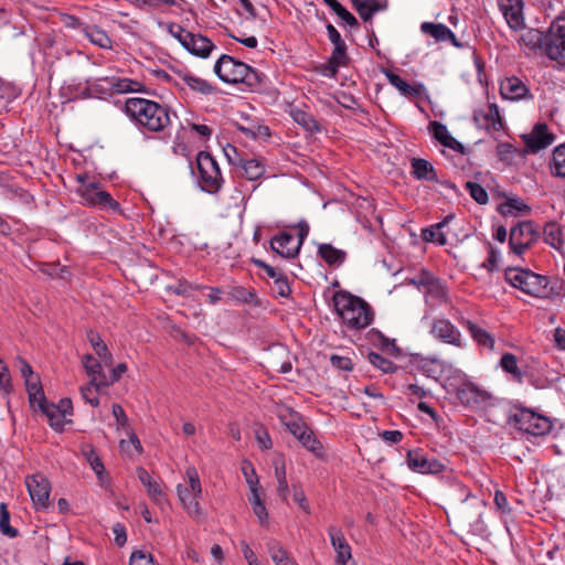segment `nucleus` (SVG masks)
<instances>
[{"label":"nucleus","mask_w":565,"mask_h":565,"mask_svg":"<svg viewBox=\"0 0 565 565\" xmlns=\"http://www.w3.org/2000/svg\"><path fill=\"white\" fill-rule=\"evenodd\" d=\"M125 113L143 132H164L172 124L168 106L146 98H128Z\"/></svg>","instance_id":"f257e3e1"},{"label":"nucleus","mask_w":565,"mask_h":565,"mask_svg":"<svg viewBox=\"0 0 565 565\" xmlns=\"http://www.w3.org/2000/svg\"><path fill=\"white\" fill-rule=\"evenodd\" d=\"M332 300L338 316L347 328L365 329L373 321V311L363 299L340 290L334 292Z\"/></svg>","instance_id":"f03ea898"},{"label":"nucleus","mask_w":565,"mask_h":565,"mask_svg":"<svg viewBox=\"0 0 565 565\" xmlns=\"http://www.w3.org/2000/svg\"><path fill=\"white\" fill-rule=\"evenodd\" d=\"M214 73L224 83L245 84L254 87L259 83L258 73L244 62L223 54L214 64Z\"/></svg>","instance_id":"7ed1b4c3"},{"label":"nucleus","mask_w":565,"mask_h":565,"mask_svg":"<svg viewBox=\"0 0 565 565\" xmlns=\"http://www.w3.org/2000/svg\"><path fill=\"white\" fill-rule=\"evenodd\" d=\"M184 482L177 486V494L184 511L192 518L203 515L200 499L202 498V484L198 470L193 466L185 469Z\"/></svg>","instance_id":"20e7f679"},{"label":"nucleus","mask_w":565,"mask_h":565,"mask_svg":"<svg viewBox=\"0 0 565 565\" xmlns=\"http://www.w3.org/2000/svg\"><path fill=\"white\" fill-rule=\"evenodd\" d=\"M505 279L514 288L533 297H544L548 285L547 277L539 275L530 269L508 268Z\"/></svg>","instance_id":"39448f33"},{"label":"nucleus","mask_w":565,"mask_h":565,"mask_svg":"<svg viewBox=\"0 0 565 565\" xmlns=\"http://www.w3.org/2000/svg\"><path fill=\"white\" fill-rule=\"evenodd\" d=\"M509 423L516 429L532 436H543L552 428V423L547 417L529 408H515L509 417Z\"/></svg>","instance_id":"423d86ee"},{"label":"nucleus","mask_w":565,"mask_h":565,"mask_svg":"<svg viewBox=\"0 0 565 565\" xmlns=\"http://www.w3.org/2000/svg\"><path fill=\"white\" fill-rule=\"evenodd\" d=\"M196 168L202 190L210 194L218 193L224 179L215 159L209 152L200 151L196 156Z\"/></svg>","instance_id":"0eeeda50"},{"label":"nucleus","mask_w":565,"mask_h":565,"mask_svg":"<svg viewBox=\"0 0 565 565\" xmlns=\"http://www.w3.org/2000/svg\"><path fill=\"white\" fill-rule=\"evenodd\" d=\"M544 54L552 61L565 65V18L552 22L545 34Z\"/></svg>","instance_id":"6e6552de"},{"label":"nucleus","mask_w":565,"mask_h":565,"mask_svg":"<svg viewBox=\"0 0 565 565\" xmlns=\"http://www.w3.org/2000/svg\"><path fill=\"white\" fill-rule=\"evenodd\" d=\"M76 192L81 196V202L85 205L111 211L120 210V204L108 192L102 190L98 182L92 181L88 184L79 185Z\"/></svg>","instance_id":"1a4fd4ad"},{"label":"nucleus","mask_w":565,"mask_h":565,"mask_svg":"<svg viewBox=\"0 0 565 565\" xmlns=\"http://www.w3.org/2000/svg\"><path fill=\"white\" fill-rule=\"evenodd\" d=\"M540 233L532 222H521L512 227L509 236L511 252L522 256L533 244L537 242Z\"/></svg>","instance_id":"9d476101"},{"label":"nucleus","mask_w":565,"mask_h":565,"mask_svg":"<svg viewBox=\"0 0 565 565\" xmlns=\"http://www.w3.org/2000/svg\"><path fill=\"white\" fill-rule=\"evenodd\" d=\"M25 486L36 509H46L51 492V484L47 478L41 473L28 476Z\"/></svg>","instance_id":"9b49d317"},{"label":"nucleus","mask_w":565,"mask_h":565,"mask_svg":"<svg viewBox=\"0 0 565 565\" xmlns=\"http://www.w3.org/2000/svg\"><path fill=\"white\" fill-rule=\"evenodd\" d=\"M430 333L434 338L440 340L444 343L457 348L463 347L461 332L448 319H435L431 323Z\"/></svg>","instance_id":"f8f14e48"},{"label":"nucleus","mask_w":565,"mask_h":565,"mask_svg":"<svg viewBox=\"0 0 565 565\" xmlns=\"http://www.w3.org/2000/svg\"><path fill=\"white\" fill-rule=\"evenodd\" d=\"M407 466L411 470L418 473H438L445 467L439 460L429 458L419 449L407 452Z\"/></svg>","instance_id":"ddd939ff"},{"label":"nucleus","mask_w":565,"mask_h":565,"mask_svg":"<svg viewBox=\"0 0 565 565\" xmlns=\"http://www.w3.org/2000/svg\"><path fill=\"white\" fill-rule=\"evenodd\" d=\"M270 248L279 256L290 259L299 254L301 242H296L290 233L281 232L270 239Z\"/></svg>","instance_id":"4468645a"},{"label":"nucleus","mask_w":565,"mask_h":565,"mask_svg":"<svg viewBox=\"0 0 565 565\" xmlns=\"http://www.w3.org/2000/svg\"><path fill=\"white\" fill-rule=\"evenodd\" d=\"M500 94L502 98L512 102L533 98L529 87L515 76L507 77L500 83Z\"/></svg>","instance_id":"2eb2a0df"},{"label":"nucleus","mask_w":565,"mask_h":565,"mask_svg":"<svg viewBox=\"0 0 565 565\" xmlns=\"http://www.w3.org/2000/svg\"><path fill=\"white\" fill-rule=\"evenodd\" d=\"M508 25L513 30H520L524 25L523 1L522 0H498Z\"/></svg>","instance_id":"dca6fc26"},{"label":"nucleus","mask_w":565,"mask_h":565,"mask_svg":"<svg viewBox=\"0 0 565 565\" xmlns=\"http://www.w3.org/2000/svg\"><path fill=\"white\" fill-rule=\"evenodd\" d=\"M83 366L87 375L90 377V385L95 386L96 391L110 385L108 377L103 373L102 363L98 362L93 355L86 354L83 358Z\"/></svg>","instance_id":"f3484780"},{"label":"nucleus","mask_w":565,"mask_h":565,"mask_svg":"<svg viewBox=\"0 0 565 565\" xmlns=\"http://www.w3.org/2000/svg\"><path fill=\"white\" fill-rule=\"evenodd\" d=\"M428 130L433 137L444 147L463 153V146L449 134L447 127L444 124L436 120L430 121L428 125Z\"/></svg>","instance_id":"a211bd4d"},{"label":"nucleus","mask_w":565,"mask_h":565,"mask_svg":"<svg viewBox=\"0 0 565 565\" xmlns=\"http://www.w3.org/2000/svg\"><path fill=\"white\" fill-rule=\"evenodd\" d=\"M331 544L337 552L335 563L344 565L351 557V547L344 539L341 530L335 526H330L328 530Z\"/></svg>","instance_id":"6ab92c4d"},{"label":"nucleus","mask_w":565,"mask_h":565,"mask_svg":"<svg viewBox=\"0 0 565 565\" xmlns=\"http://www.w3.org/2000/svg\"><path fill=\"white\" fill-rule=\"evenodd\" d=\"M476 121H482L481 125L488 130L499 131L503 127L502 117L497 104L492 103L484 110L475 113Z\"/></svg>","instance_id":"aec40b11"},{"label":"nucleus","mask_w":565,"mask_h":565,"mask_svg":"<svg viewBox=\"0 0 565 565\" xmlns=\"http://www.w3.org/2000/svg\"><path fill=\"white\" fill-rule=\"evenodd\" d=\"M457 397L462 404L478 406L489 399V394L471 383L462 384L457 391Z\"/></svg>","instance_id":"412c9836"},{"label":"nucleus","mask_w":565,"mask_h":565,"mask_svg":"<svg viewBox=\"0 0 565 565\" xmlns=\"http://www.w3.org/2000/svg\"><path fill=\"white\" fill-rule=\"evenodd\" d=\"M190 38L192 39H188L189 44H185L183 47L195 56L206 58L216 49L215 44L202 34L191 32Z\"/></svg>","instance_id":"4be33fe9"},{"label":"nucleus","mask_w":565,"mask_h":565,"mask_svg":"<svg viewBox=\"0 0 565 565\" xmlns=\"http://www.w3.org/2000/svg\"><path fill=\"white\" fill-rule=\"evenodd\" d=\"M553 141L554 136L548 132L546 125H536L525 140L532 152L547 148Z\"/></svg>","instance_id":"5701e85b"},{"label":"nucleus","mask_w":565,"mask_h":565,"mask_svg":"<svg viewBox=\"0 0 565 565\" xmlns=\"http://www.w3.org/2000/svg\"><path fill=\"white\" fill-rule=\"evenodd\" d=\"M420 31L425 34L434 38L436 42H451L455 46L460 47L461 45L457 42L454 32L441 23L424 22L420 25Z\"/></svg>","instance_id":"b1692460"},{"label":"nucleus","mask_w":565,"mask_h":565,"mask_svg":"<svg viewBox=\"0 0 565 565\" xmlns=\"http://www.w3.org/2000/svg\"><path fill=\"white\" fill-rule=\"evenodd\" d=\"M385 76L388 83L394 86L405 97H420L425 90L422 84L411 85L394 72H386Z\"/></svg>","instance_id":"393cba45"},{"label":"nucleus","mask_w":565,"mask_h":565,"mask_svg":"<svg viewBox=\"0 0 565 565\" xmlns=\"http://www.w3.org/2000/svg\"><path fill=\"white\" fill-rule=\"evenodd\" d=\"M100 81L105 82L111 92L117 94L138 93L142 92L145 87L139 81L126 77H105Z\"/></svg>","instance_id":"a878e982"},{"label":"nucleus","mask_w":565,"mask_h":565,"mask_svg":"<svg viewBox=\"0 0 565 565\" xmlns=\"http://www.w3.org/2000/svg\"><path fill=\"white\" fill-rule=\"evenodd\" d=\"M543 238L546 244L565 255V241L559 224L556 222L547 223L543 228Z\"/></svg>","instance_id":"bb28decb"},{"label":"nucleus","mask_w":565,"mask_h":565,"mask_svg":"<svg viewBox=\"0 0 565 565\" xmlns=\"http://www.w3.org/2000/svg\"><path fill=\"white\" fill-rule=\"evenodd\" d=\"M179 77L190 89L201 95H212L216 92L215 86H213L210 82L198 77L188 71L179 72Z\"/></svg>","instance_id":"cd10ccee"},{"label":"nucleus","mask_w":565,"mask_h":565,"mask_svg":"<svg viewBox=\"0 0 565 565\" xmlns=\"http://www.w3.org/2000/svg\"><path fill=\"white\" fill-rule=\"evenodd\" d=\"M278 416L282 424L296 438H298L307 429L299 414L288 407L281 408L278 413Z\"/></svg>","instance_id":"c85d7f7f"},{"label":"nucleus","mask_w":565,"mask_h":565,"mask_svg":"<svg viewBox=\"0 0 565 565\" xmlns=\"http://www.w3.org/2000/svg\"><path fill=\"white\" fill-rule=\"evenodd\" d=\"M354 9L365 22L370 21L376 12L386 9L382 0H351Z\"/></svg>","instance_id":"c756f323"},{"label":"nucleus","mask_w":565,"mask_h":565,"mask_svg":"<svg viewBox=\"0 0 565 565\" xmlns=\"http://www.w3.org/2000/svg\"><path fill=\"white\" fill-rule=\"evenodd\" d=\"M470 494V490L465 484L461 482H454L445 492V501L451 509H455L459 504L466 502Z\"/></svg>","instance_id":"7c9ffc66"},{"label":"nucleus","mask_w":565,"mask_h":565,"mask_svg":"<svg viewBox=\"0 0 565 565\" xmlns=\"http://www.w3.org/2000/svg\"><path fill=\"white\" fill-rule=\"evenodd\" d=\"M452 218H454V215H447L441 222H439L430 227L424 228L422 231L423 241L429 242V243H437L440 246L446 245L447 237H446L445 233L441 231V228L445 227Z\"/></svg>","instance_id":"2f4dec72"},{"label":"nucleus","mask_w":565,"mask_h":565,"mask_svg":"<svg viewBox=\"0 0 565 565\" xmlns=\"http://www.w3.org/2000/svg\"><path fill=\"white\" fill-rule=\"evenodd\" d=\"M83 34L92 44L100 49L110 50L113 47L111 39L97 25L83 26Z\"/></svg>","instance_id":"473e14b6"},{"label":"nucleus","mask_w":565,"mask_h":565,"mask_svg":"<svg viewBox=\"0 0 565 565\" xmlns=\"http://www.w3.org/2000/svg\"><path fill=\"white\" fill-rule=\"evenodd\" d=\"M548 169L552 177L565 180V143L557 146L552 151Z\"/></svg>","instance_id":"72a5a7b5"},{"label":"nucleus","mask_w":565,"mask_h":565,"mask_svg":"<svg viewBox=\"0 0 565 565\" xmlns=\"http://www.w3.org/2000/svg\"><path fill=\"white\" fill-rule=\"evenodd\" d=\"M522 33L519 38V43L524 45L530 51H535L537 49L544 52V42L545 35L536 29H521Z\"/></svg>","instance_id":"f704fd0d"},{"label":"nucleus","mask_w":565,"mask_h":565,"mask_svg":"<svg viewBox=\"0 0 565 565\" xmlns=\"http://www.w3.org/2000/svg\"><path fill=\"white\" fill-rule=\"evenodd\" d=\"M273 465L275 468V478L277 480V492L279 497L286 501L289 493V487L286 477V466L285 459L282 456L278 455L273 460Z\"/></svg>","instance_id":"c9c22d12"},{"label":"nucleus","mask_w":565,"mask_h":565,"mask_svg":"<svg viewBox=\"0 0 565 565\" xmlns=\"http://www.w3.org/2000/svg\"><path fill=\"white\" fill-rule=\"evenodd\" d=\"M318 255L321 257L329 266H340L344 263L347 258V253L342 249L335 248L333 245L323 243L318 247Z\"/></svg>","instance_id":"e433bc0d"},{"label":"nucleus","mask_w":565,"mask_h":565,"mask_svg":"<svg viewBox=\"0 0 565 565\" xmlns=\"http://www.w3.org/2000/svg\"><path fill=\"white\" fill-rule=\"evenodd\" d=\"M412 174L418 180L436 181L437 173L433 164L420 158H414L411 161Z\"/></svg>","instance_id":"4c0bfd02"},{"label":"nucleus","mask_w":565,"mask_h":565,"mask_svg":"<svg viewBox=\"0 0 565 565\" xmlns=\"http://www.w3.org/2000/svg\"><path fill=\"white\" fill-rule=\"evenodd\" d=\"M290 116L298 125H300L306 131L310 134H316L321 130V127L313 115L303 109L297 107L292 108L290 110Z\"/></svg>","instance_id":"58836bf2"},{"label":"nucleus","mask_w":565,"mask_h":565,"mask_svg":"<svg viewBox=\"0 0 565 565\" xmlns=\"http://www.w3.org/2000/svg\"><path fill=\"white\" fill-rule=\"evenodd\" d=\"M243 170L242 175L247 180L255 181L260 179L265 173V164L258 159H243V162L238 164Z\"/></svg>","instance_id":"ea45409f"},{"label":"nucleus","mask_w":565,"mask_h":565,"mask_svg":"<svg viewBox=\"0 0 565 565\" xmlns=\"http://www.w3.org/2000/svg\"><path fill=\"white\" fill-rule=\"evenodd\" d=\"M466 328L470 333L471 338L480 345H483L490 350L494 348V338L480 326L472 321L466 322Z\"/></svg>","instance_id":"a19ab883"},{"label":"nucleus","mask_w":565,"mask_h":565,"mask_svg":"<svg viewBox=\"0 0 565 565\" xmlns=\"http://www.w3.org/2000/svg\"><path fill=\"white\" fill-rule=\"evenodd\" d=\"M87 339L98 358H100L106 365H110L113 362V356L100 335L90 330L87 333Z\"/></svg>","instance_id":"79ce46f5"},{"label":"nucleus","mask_w":565,"mask_h":565,"mask_svg":"<svg viewBox=\"0 0 565 565\" xmlns=\"http://www.w3.org/2000/svg\"><path fill=\"white\" fill-rule=\"evenodd\" d=\"M500 366L509 373L518 383L523 382L524 373L518 366L516 356L512 353H504L500 360Z\"/></svg>","instance_id":"37998d69"},{"label":"nucleus","mask_w":565,"mask_h":565,"mask_svg":"<svg viewBox=\"0 0 565 565\" xmlns=\"http://www.w3.org/2000/svg\"><path fill=\"white\" fill-rule=\"evenodd\" d=\"M49 418L50 426L56 431H61L64 429L66 420V415H64L58 407H55V404H47L45 408L42 411Z\"/></svg>","instance_id":"c03bdc74"},{"label":"nucleus","mask_w":565,"mask_h":565,"mask_svg":"<svg viewBox=\"0 0 565 565\" xmlns=\"http://www.w3.org/2000/svg\"><path fill=\"white\" fill-rule=\"evenodd\" d=\"M348 61L347 50L333 49L332 54L326 66L328 74L334 76L339 67L344 66Z\"/></svg>","instance_id":"a18cd8bd"},{"label":"nucleus","mask_w":565,"mask_h":565,"mask_svg":"<svg viewBox=\"0 0 565 565\" xmlns=\"http://www.w3.org/2000/svg\"><path fill=\"white\" fill-rule=\"evenodd\" d=\"M82 452L85 459L90 465L92 469L96 472L97 476H100L104 471V465L99 457L97 456L94 447L92 445H84L82 447Z\"/></svg>","instance_id":"49530a36"},{"label":"nucleus","mask_w":565,"mask_h":565,"mask_svg":"<svg viewBox=\"0 0 565 565\" xmlns=\"http://www.w3.org/2000/svg\"><path fill=\"white\" fill-rule=\"evenodd\" d=\"M0 532L9 537H17L18 530L10 525V513L6 503H0Z\"/></svg>","instance_id":"de8ad7c7"},{"label":"nucleus","mask_w":565,"mask_h":565,"mask_svg":"<svg viewBox=\"0 0 565 565\" xmlns=\"http://www.w3.org/2000/svg\"><path fill=\"white\" fill-rule=\"evenodd\" d=\"M367 360L373 366L381 370L383 373H393L397 369V366L392 361L375 352L369 353Z\"/></svg>","instance_id":"09e8293b"},{"label":"nucleus","mask_w":565,"mask_h":565,"mask_svg":"<svg viewBox=\"0 0 565 565\" xmlns=\"http://www.w3.org/2000/svg\"><path fill=\"white\" fill-rule=\"evenodd\" d=\"M305 448L309 451L320 456L322 452V445L319 440L316 439L312 431L308 430V428L297 438Z\"/></svg>","instance_id":"8fccbe9b"},{"label":"nucleus","mask_w":565,"mask_h":565,"mask_svg":"<svg viewBox=\"0 0 565 565\" xmlns=\"http://www.w3.org/2000/svg\"><path fill=\"white\" fill-rule=\"evenodd\" d=\"M269 554L276 565L290 564L288 553L277 542L269 544Z\"/></svg>","instance_id":"3c124183"},{"label":"nucleus","mask_w":565,"mask_h":565,"mask_svg":"<svg viewBox=\"0 0 565 565\" xmlns=\"http://www.w3.org/2000/svg\"><path fill=\"white\" fill-rule=\"evenodd\" d=\"M434 280L435 276L431 275L429 271L423 269L417 275L409 279V284L417 287L419 290L424 292V290L428 288Z\"/></svg>","instance_id":"603ef678"},{"label":"nucleus","mask_w":565,"mask_h":565,"mask_svg":"<svg viewBox=\"0 0 565 565\" xmlns=\"http://www.w3.org/2000/svg\"><path fill=\"white\" fill-rule=\"evenodd\" d=\"M441 363L436 359L420 361V370L429 377L437 379L441 373Z\"/></svg>","instance_id":"864d4df0"},{"label":"nucleus","mask_w":565,"mask_h":565,"mask_svg":"<svg viewBox=\"0 0 565 565\" xmlns=\"http://www.w3.org/2000/svg\"><path fill=\"white\" fill-rule=\"evenodd\" d=\"M466 189L470 196L479 204H486L488 202V193L479 183L468 181L466 182Z\"/></svg>","instance_id":"5fc2aeb1"},{"label":"nucleus","mask_w":565,"mask_h":565,"mask_svg":"<svg viewBox=\"0 0 565 565\" xmlns=\"http://www.w3.org/2000/svg\"><path fill=\"white\" fill-rule=\"evenodd\" d=\"M168 32L179 41V43L184 46L185 44H189L188 39L190 38L191 32L186 31L184 28H182L178 23H170L168 24Z\"/></svg>","instance_id":"6e6d98bb"},{"label":"nucleus","mask_w":565,"mask_h":565,"mask_svg":"<svg viewBox=\"0 0 565 565\" xmlns=\"http://www.w3.org/2000/svg\"><path fill=\"white\" fill-rule=\"evenodd\" d=\"M147 493L149 498L158 505H162L166 502V497L162 491L161 484L157 482L156 480L148 486Z\"/></svg>","instance_id":"4d7b16f0"},{"label":"nucleus","mask_w":565,"mask_h":565,"mask_svg":"<svg viewBox=\"0 0 565 565\" xmlns=\"http://www.w3.org/2000/svg\"><path fill=\"white\" fill-rule=\"evenodd\" d=\"M223 152L230 164L238 167L243 162L244 156L237 150V148L231 143H227L223 148Z\"/></svg>","instance_id":"13d9d810"},{"label":"nucleus","mask_w":565,"mask_h":565,"mask_svg":"<svg viewBox=\"0 0 565 565\" xmlns=\"http://www.w3.org/2000/svg\"><path fill=\"white\" fill-rule=\"evenodd\" d=\"M331 365L341 371H352L353 362L349 356L332 354L330 356Z\"/></svg>","instance_id":"bf43d9fd"},{"label":"nucleus","mask_w":565,"mask_h":565,"mask_svg":"<svg viewBox=\"0 0 565 565\" xmlns=\"http://www.w3.org/2000/svg\"><path fill=\"white\" fill-rule=\"evenodd\" d=\"M113 415L117 423V429L127 430L130 428L128 423V417L124 411V408L119 404L113 405Z\"/></svg>","instance_id":"052dcab7"},{"label":"nucleus","mask_w":565,"mask_h":565,"mask_svg":"<svg viewBox=\"0 0 565 565\" xmlns=\"http://www.w3.org/2000/svg\"><path fill=\"white\" fill-rule=\"evenodd\" d=\"M292 499L298 503L299 508L306 513H310V507L307 501L306 494L299 484H292Z\"/></svg>","instance_id":"680f3d73"},{"label":"nucleus","mask_w":565,"mask_h":565,"mask_svg":"<svg viewBox=\"0 0 565 565\" xmlns=\"http://www.w3.org/2000/svg\"><path fill=\"white\" fill-rule=\"evenodd\" d=\"M0 390L9 394L12 390L11 376L8 366L0 359Z\"/></svg>","instance_id":"e2e57ef3"},{"label":"nucleus","mask_w":565,"mask_h":565,"mask_svg":"<svg viewBox=\"0 0 565 565\" xmlns=\"http://www.w3.org/2000/svg\"><path fill=\"white\" fill-rule=\"evenodd\" d=\"M237 128L246 137L252 138V139H255L258 136H263V135L264 136H269V130L265 126H258V125H254V126H250V127L238 126Z\"/></svg>","instance_id":"0e129e2a"},{"label":"nucleus","mask_w":565,"mask_h":565,"mask_svg":"<svg viewBox=\"0 0 565 565\" xmlns=\"http://www.w3.org/2000/svg\"><path fill=\"white\" fill-rule=\"evenodd\" d=\"M253 263L258 268H262L266 273V275L270 277L274 281L285 275L280 269L268 265L262 259H253Z\"/></svg>","instance_id":"69168bd1"},{"label":"nucleus","mask_w":565,"mask_h":565,"mask_svg":"<svg viewBox=\"0 0 565 565\" xmlns=\"http://www.w3.org/2000/svg\"><path fill=\"white\" fill-rule=\"evenodd\" d=\"M424 292L435 299H444L446 297V290L437 278Z\"/></svg>","instance_id":"338daca9"},{"label":"nucleus","mask_w":565,"mask_h":565,"mask_svg":"<svg viewBox=\"0 0 565 565\" xmlns=\"http://www.w3.org/2000/svg\"><path fill=\"white\" fill-rule=\"evenodd\" d=\"M130 565H154L151 554L137 551L130 556Z\"/></svg>","instance_id":"774afa93"}]
</instances>
